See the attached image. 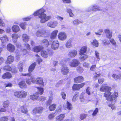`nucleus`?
<instances>
[{
  "label": "nucleus",
  "mask_w": 121,
  "mask_h": 121,
  "mask_svg": "<svg viewBox=\"0 0 121 121\" xmlns=\"http://www.w3.org/2000/svg\"><path fill=\"white\" fill-rule=\"evenodd\" d=\"M3 69L6 70L10 71L11 70V67L9 65H6L4 67Z\"/></svg>",
  "instance_id": "79ce46f5"
},
{
  "label": "nucleus",
  "mask_w": 121,
  "mask_h": 121,
  "mask_svg": "<svg viewBox=\"0 0 121 121\" xmlns=\"http://www.w3.org/2000/svg\"><path fill=\"white\" fill-rule=\"evenodd\" d=\"M41 44L42 45H44L46 47H48L49 45V42L47 39H43L40 42Z\"/></svg>",
  "instance_id": "b1692460"
},
{
  "label": "nucleus",
  "mask_w": 121,
  "mask_h": 121,
  "mask_svg": "<svg viewBox=\"0 0 121 121\" xmlns=\"http://www.w3.org/2000/svg\"><path fill=\"white\" fill-rule=\"evenodd\" d=\"M112 77L115 79H117L120 78L121 77V74H119L117 75L116 74H113L112 75Z\"/></svg>",
  "instance_id": "58836bf2"
},
{
  "label": "nucleus",
  "mask_w": 121,
  "mask_h": 121,
  "mask_svg": "<svg viewBox=\"0 0 121 121\" xmlns=\"http://www.w3.org/2000/svg\"><path fill=\"white\" fill-rule=\"evenodd\" d=\"M4 86L5 87H12L13 86V84L10 82L8 83L7 84H4Z\"/></svg>",
  "instance_id": "bf43d9fd"
},
{
  "label": "nucleus",
  "mask_w": 121,
  "mask_h": 121,
  "mask_svg": "<svg viewBox=\"0 0 121 121\" xmlns=\"http://www.w3.org/2000/svg\"><path fill=\"white\" fill-rule=\"evenodd\" d=\"M104 81V79L103 78H99L98 80V82L99 84H102Z\"/></svg>",
  "instance_id": "4d7b16f0"
},
{
  "label": "nucleus",
  "mask_w": 121,
  "mask_h": 121,
  "mask_svg": "<svg viewBox=\"0 0 121 121\" xmlns=\"http://www.w3.org/2000/svg\"><path fill=\"white\" fill-rule=\"evenodd\" d=\"M36 65V64L35 62H34L31 65V72L34 70Z\"/></svg>",
  "instance_id": "37998d69"
},
{
  "label": "nucleus",
  "mask_w": 121,
  "mask_h": 121,
  "mask_svg": "<svg viewBox=\"0 0 121 121\" xmlns=\"http://www.w3.org/2000/svg\"><path fill=\"white\" fill-rule=\"evenodd\" d=\"M56 104H53L50 105L49 107V109L51 111H53L55 110L56 107Z\"/></svg>",
  "instance_id": "c9c22d12"
},
{
  "label": "nucleus",
  "mask_w": 121,
  "mask_h": 121,
  "mask_svg": "<svg viewBox=\"0 0 121 121\" xmlns=\"http://www.w3.org/2000/svg\"><path fill=\"white\" fill-rule=\"evenodd\" d=\"M87 57L88 56L86 54H84L83 56H81L80 57V58L82 60H84L86 59L87 58Z\"/></svg>",
  "instance_id": "5fc2aeb1"
},
{
  "label": "nucleus",
  "mask_w": 121,
  "mask_h": 121,
  "mask_svg": "<svg viewBox=\"0 0 121 121\" xmlns=\"http://www.w3.org/2000/svg\"><path fill=\"white\" fill-rule=\"evenodd\" d=\"M44 9H42L35 12L34 14V16H38L39 18L40 19V22L42 23H45L51 18L50 16H47L44 13Z\"/></svg>",
  "instance_id": "f03ea898"
},
{
  "label": "nucleus",
  "mask_w": 121,
  "mask_h": 121,
  "mask_svg": "<svg viewBox=\"0 0 121 121\" xmlns=\"http://www.w3.org/2000/svg\"><path fill=\"white\" fill-rule=\"evenodd\" d=\"M93 74L94 75L93 78H96L98 77H99L101 75V74L100 73L97 74L96 73H94Z\"/></svg>",
  "instance_id": "13d9d810"
},
{
  "label": "nucleus",
  "mask_w": 121,
  "mask_h": 121,
  "mask_svg": "<svg viewBox=\"0 0 121 121\" xmlns=\"http://www.w3.org/2000/svg\"><path fill=\"white\" fill-rule=\"evenodd\" d=\"M0 39L2 43H6L9 40L8 38L6 35L1 37Z\"/></svg>",
  "instance_id": "a878e982"
},
{
  "label": "nucleus",
  "mask_w": 121,
  "mask_h": 121,
  "mask_svg": "<svg viewBox=\"0 0 121 121\" xmlns=\"http://www.w3.org/2000/svg\"><path fill=\"white\" fill-rule=\"evenodd\" d=\"M22 38L23 40L25 42H26L29 40V37L28 36L25 34H24L22 35Z\"/></svg>",
  "instance_id": "473e14b6"
},
{
  "label": "nucleus",
  "mask_w": 121,
  "mask_h": 121,
  "mask_svg": "<svg viewBox=\"0 0 121 121\" xmlns=\"http://www.w3.org/2000/svg\"><path fill=\"white\" fill-rule=\"evenodd\" d=\"M52 54L51 51H42L41 52V55L43 57L46 58L49 55Z\"/></svg>",
  "instance_id": "423d86ee"
},
{
  "label": "nucleus",
  "mask_w": 121,
  "mask_h": 121,
  "mask_svg": "<svg viewBox=\"0 0 121 121\" xmlns=\"http://www.w3.org/2000/svg\"><path fill=\"white\" fill-rule=\"evenodd\" d=\"M43 47L42 46H39L34 47V52H39L43 49Z\"/></svg>",
  "instance_id": "393cba45"
},
{
  "label": "nucleus",
  "mask_w": 121,
  "mask_h": 121,
  "mask_svg": "<svg viewBox=\"0 0 121 121\" xmlns=\"http://www.w3.org/2000/svg\"><path fill=\"white\" fill-rule=\"evenodd\" d=\"M77 70L78 73H81L83 72V69L82 67H80L77 68Z\"/></svg>",
  "instance_id": "3c124183"
},
{
  "label": "nucleus",
  "mask_w": 121,
  "mask_h": 121,
  "mask_svg": "<svg viewBox=\"0 0 121 121\" xmlns=\"http://www.w3.org/2000/svg\"><path fill=\"white\" fill-rule=\"evenodd\" d=\"M91 44L95 47H97L99 45V43L96 39L94 40L93 42L91 43Z\"/></svg>",
  "instance_id": "e433bc0d"
},
{
  "label": "nucleus",
  "mask_w": 121,
  "mask_h": 121,
  "mask_svg": "<svg viewBox=\"0 0 121 121\" xmlns=\"http://www.w3.org/2000/svg\"><path fill=\"white\" fill-rule=\"evenodd\" d=\"M79 63L80 62L78 60L74 59L70 62L69 65L71 67H76L78 65Z\"/></svg>",
  "instance_id": "0eeeda50"
},
{
  "label": "nucleus",
  "mask_w": 121,
  "mask_h": 121,
  "mask_svg": "<svg viewBox=\"0 0 121 121\" xmlns=\"http://www.w3.org/2000/svg\"><path fill=\"white\" fill-rule=\"evenodd\" d=\"M69 70L68 67L65 66H62L61 69V72L63 75H66L68 73Z\"/></svg>",
  "instance_id": "f8f14e48"
},
{
  "label": "nucleus",
  "mask_w": 121,
  "mask_h": 121,
  "mask_svg": "<svg viewBox=\"0 0 121 121\" xmlns=\"http://www.w3.org/2000/svg\"><path fill=\"white\" fill-rule=\"evenodd\" d=\"M79 96V93L78 92L75 93L74 95L73 96L72 99V101L74 102L76 100V99Z\"/></svg>",
  "instance_id": "ea45409f"
},
{
  "label": "nucleus",
  "mask_w": 121,
  "mask_h": 121,
  "mask_svg": "<svg viewBox=\"0 0 121 121\" xmlns=\"http://www.w3.org/2000/svg\"><path fill=\"white\" fill-rule=\"evenodd\" d=\"M26 24L25 23L22 22L20 24V26L23 29H25V28Z\"/></svg>",
  "instance_id": "8fccbe9b"
},
{
  "label": "nucleus",
  "mask_w": 121,
  "mask_h": 121,
  "mask_svg": "<svg viewBox=\"0 0 121 121\" xmlns=\"http://www.w3.org/2000/svg\"><path fill=\"white\" fill-rule=\"evenodd\" d=\"M111 90L110 87L108 86H101L100 89V91L101 92H105L104 96L108 100L112 101L116 99L117 97L118 94L117 92L112 93L110 91Z\"/></svg>",
  "instance_id": "f257e3e1"
},
{
  "label": "nucleus",
  "mask_w": 121,
  "mask_h": 121,
  "mask_svg": "<svg viewBox=\"0 0 121 121\" xmlns=\"http://www.w3.org/2000/svg\"><path fill=\"white\" fill-rule=\"evenodd\" d=\"M103 41L104 44L105 45H108L109 44V43L107 40H104Z\"/></svg>",
  "instance_id": "0e129e2a"
},
{
  "label": "nucleus",
  "mask_w": 121,
  "mask_h": 121,
  "mask_svg": "<svg viewBox=\"0 0 121 121\" xmlns=\"http://www.w3.org/2000/svg\"><path fill=\"white\" fill-rule=\"evenodd\" d=\"M55 116V113H50L48 115V117L49 120H52L54 118Z\"/></svg>",
  "instance_id": "f704fd0d"
},
{
  "label": "nucleus",
  "mask_w": 121,
  "mask_h": 121,
  "mask_svg": "<svg viewBox=\"0 0 121 121\" xmlns=\"http://www.w3.org/2000/svg\"><path fill=\"white\" fill-rule=\"evenodd\" d=\"M21 111L22 112L25 113L27 114L28 112V110L26 107L23 106L21 108Z\"/></svg>",
  "instance_id": "72a5a7b5"
},
{
  "label": "nucleus",
  "mask_w": 121,
  "mask_h": 121,
  "mask_svg": "<svg viewBox=\"0 0 121 121\" xmlns=\"http://www.w3.org/2000/svg\"><path fill=\"white\" fill-rule=\"evenodd\" d=\"M65 117L64 114H61L57 116L56 118V121H62Z\"/></svg>",
  "instance_id": "bb28decb"
},
{
  "label": "nucleus",
  "mask_w": 121,
  "mask_h": 121,
  "mask_svg": "<svg viewBox=\"0 0 121 121\" xmlns=\"http://www.w3.org/2000/svg\"><path fill=\"white\" fill-rule=\"evenodd\" d=\"M86 115L83 114L80 115V118L81 120H83L86 118Z\"/></svg>",
  "instance_id": "de8ad7c7"
},
{
  "label": "nucleus",
  "mask_w": 121,
  "mask_h": 121,
  "mask_svg": "<svg viewBox=\"0 0 121 121\" xmlns=\"http://www.w3.org/2000/svg\"><path fill=\"white\" fill-rule=\"evenodd\" d=\"M46 98L45 97H41L39 98L38 100L39 101H43L45 100Z\"/></svg>",
  "instance_id": "e2e57ef3"
},
{
  "label": "nucleus",
  "mask_w": 121,
  "mask_h": 121,
  "mask_svg": "<svg viewBox=\"0 0 121 121\" xmlns=\"http://www.w3.org/2000/svg\"><path fill=\"white\" fill-rule=\"evenodd\" d=\"M66 11L67 12H68L69 13L70 17H73V15L72 13V11L71 9H66Z\"/></svg>",
  "instance_id": "a18cd8bd"
},
{
  "label": "nucleus",
  "mask_w": 121,
  "mask_h": 121,
  "mask_svg": "<svg viewBox=\"0 0 121 121\" xmlns=\"http://www.w3.org/2000/svg\"><path fill=\"white\" fill-rule=\"evenodd\" d=\"M77 54V52L76 50H73L70 51L69 53V56L71 58L75 57Z\"/></svg>",
  "instance_id": "a211bd4d"
},
{
  "label": "nucleus",
  "mask_w": 121,
  "mask_h": 121,
  "mask_svg": "<svg viewBox=\"0 0 121 121\" xmlns=\"http://www.w3.org/2000/svg\"><path fill=\"white\" fill-rule=\"evenodd\" d=\"M46 33V31L44 30H38L36 33V35L38 37H40L44 35Z\"/></svg>",
  "instance_id": "6ab92c4d"
},
{
  "label": "nucleus",
  "mask_w": 121,
  "mask_h": 121,
  "mask_svg": "<svg viewBox=\"0 0 121 121\" xmlns=\"http://www.w3.org/2000/svg\"><path fill=\"white\" fill-rule=\"evenodd\" d=\"M36 83L37 84H39L40 86L44 85L43 78H38L36 79Z\"/></svg>",
  "instance_id": "f3484780"
},
{
  "label": "nucleus",
  "mask_w": 121,
  "mask_h": 121,
  "mask_svg": "<svg viewBox=\"0 0 121 121\" xmlns=\"http://www.w3.org/2000/svg\"><path fill=\"white\" fill-rule=\"evenodd\" d=\"M110 41L111 43L113 45L115 46L116 45V43L115 40L113 39H110Z\"/></svg>",
  "instance_id": "6e6d98bb"
},
{
  "label": "nucleus",
  "mask_w": 121,
  "mask_h": 121,
  "mask_svg": "<svg viewBox=\"0 0 121 121\" xmlns=\"http://www.w3.org/2000/svg\"><path fill=\"white\" fill-rule=\"evenodd\" d=\"M35 79L34 78L31 77V82L32 83H36Z\"/></svg>",
  "instance_id": "338daca9"
},
{
  "label": "nucleus",
  "mask_w": 121,
  "mask_h": 121,
  "mask_svg": "<svg viewBox=\"0 0 121 121\" xmlns=\"http://www.w3.org/2000/svg\"><path fill=\"white\" fill-rule=\"evenodd\" d=\"M59 46V43L57 40L54 41L52 43L51 45L52 48L54 50L58 49Z\"/></svg>",
  "instance_id": "1a4fd4ad"
},
{
  "label": "nucleus",
  "mask_w": 121,
  "mask_h": 121,
  "mask_svg": "<svg viewBox=\"0 0 121 121\" xmlns=\"http://www.w3.org/2000/svg\"><path fill=\"white\" fill-rule=\"evenodd\" d=\"M27 92L23 90L16 91L14 93V96L18 98H25L27 95Z\"/></svg>",
  "instance_id": "7ed1b4c3"
},
{
  "label": "nucleus",
  "mask_w": 121,
  "mask_h": 121,
  "mask_svg": "<svg viewBox=\"0 0 121 121\" xmlns=\"http://www.w3.org/2000/svg\"><path fill=\"white\" fill-rule=\"evenodd\" d=\"M104 32L107 38L110 39L111 37L112 36V32L110 31L109 29H105L104 30Z\"/></svg>",
  "instance_id": "aec40b11"
},
{
  "label": "nucleus",
  "mask_w": 121,
  "mask_h": 121,
  "mask_svg": "<svg viewBox=\"0 0 121 121\" xmlns=\"http://www.w3.org/2000/svg\"><path fill=\"white\" fill-rule=\"evenodd\" d=\"M72 42V40L71 39L69 40L66 43L65 46L67 48H69L72 47V45L71 44Z\"/></svg>",
  "instance_id": "c756f323"
},
{
  "label": "nucleus",
  "mask_w": 121,
  "mask_h": 121,
  "mask_svg": "<svg viewBox=\"0 0 121 121\" xmlns=\"http://www.w3.org/2000/svg\"><path fill=\"white\" fill-rule=\"evenodd\" d=\"M83 79V78L82 77L80 76L75 78L74 79V81L75 83H78L82 82Z\"/></svg>",
  "instance_id": "dca6fc26"
},
{
  "label": "nucleus",
  "mask_w": 121,
  "mask_h": 121,
  "mask_svg": "<svg viewBox=\"0 0 121 121\" xmlns=\"http://www.w3.org/2000/svg\"><path fill=\"white\" fill-rule=\"evenodd\" d=\"M87 47L86 46H85L82 47L80 50L79 54L82 56L83 54L86 53L87 51Z\"/></svg>",
  "instance_id": "412c9836"
},
{
  "label": "nucleus",
  "mask_w": 121,
  "mask_h": 121,
  "mask_svg": "<svg viewBox=\"0 0 121 121\" xmlns=\"http://www.w3.org/2000/svg\"><path fill=\"white\" fill-rule=\"evenodd\" d=\"M83 65L85 68H88L90 66V64L86 62H84L83 64Z\"/></svg>",
  "instance_id": "603ef678"
},
{
  "label": "nucleus",
  "mask_w": 121,
  "mask_h": 121,
  "mask_svg": "<svg viewBox=\"0 0 121 121\" xmlns=\"http://www.w3.org/2000/svg\"><path fill=\"white\" fill-rule=\"evenodd\" d=\"M9 105V102L8 100L5 101L4 102L3 105L4 108L8 107Z\"/></svg>",
  "instance_id": "4c0bfd02"
},
{
  "label": "nucleus",
  "mask_w": 121,
  "mask_h": 121,
  "mask_svg": "<svg viewBox=\"0 0 121 121\" xmlns=\"http://www.w3.org/2000/svg\"><path fill=\"white\" fill-rule=\"evenodd\" d=\"M12 29L13 31L14 32H17L20 30L19 26L16 25H15L13 26L12 27Z\"/></svg>",
  "instance_id": "cd10ccee"
},
{
  "label": "nucleus",
  "mask_w": 121,
  "mask_h": 121,
  "mask_svg": "<svg viewBox=\"0 0 121 121\" xmlns=\"http://www.w3.org/2000/svg\"><path fill=\"white\" fill-rule=\"evenodd\" d=\"M4 61V58L2 57H0V65Z\"/></svg>",
  "instance_id": "680f3d73"
},
{
  "label": "nucleus",
  "mask_w": 121,
  "mask_h": 121,
  "mask_svg": "<svg viewBox=\"0 0 121 121\" xmlns=\"http://www.w3.org/2000/svg\"><path fill=\"white\" fill-rule=\"evenodd\" d=\"M19 86L22 88H24L27 87V85L25 81H20L18 84Z\"/></svg>",
  "instance_id": "5701e85b"
},
{
  "label": "nucleus",
  "mask_w": 121,
  "mask_h": 121,
  "mask_svg": "<svg viewBox=\"0 0 121 121\" xmlns=\"http://www.w3.org/2000/svg\"><path fill=\"white\" fill-rule=\"evenodd\" d=\"M37 88L38 90V91L33 95H31V99L32 100H34L37 99L39 95H41L43 93V88L39 87H37Z\"/></svg>",
  "instance_id": "20e7f679"
},
{
  "label": "nucleus",
  "mask_w": 121,
  "mask_h": 121,
  "mask_svg": "<svg viewBox=\"0 0 121 121\" xmlns=\"http://www.w3.org/2000/svg\"><path fill=\"white\" fill-rule=\"evenodd\" d=\"M12 37L13 41L14 42H15L17 41L18 36L17 34L14 33L12 35Z\"/></svg>",
  "instance_id": "2f4dec72"
},
{
  "label": "nucleus",
  "mask_w": 121,
  "mask_h": 121,
  "mask_svg": "<svg viewBox=\"0 0 121 121\" xmlns=\"http://www.w3.org/2000/svg\"><path fill=\"white\" fill-rule=\"evenodd\" d=\"M101 10V9H99V7L96 5H93L89 7L87 11L88 12L94 11H95L96 10Z\"/></svg>",
  "instance_id": "4468645a"
},
{
  "label": "nucleus",
  "mask_w": 121,
  "mask_h": 121,
  "mask_svg": "<svg viewBox=\"0 0 121 121\" xmlns=\"http://www.w3.org/2000/svg\"><path fill=\"white\" fill-rule=\"evenodd\" d=\"M35 56L37 57V60L38 62L39 63H40L42 61V60L41 59L40 56L38 54L36 55Z\"/></svg>",
  "instance_id": "864d4df0"
},
{
  "label": "nucleus",
  "mask_w": 121,
  "mask_h": 121,
  "mask_svg": "<svg viewBox=\"0 0 121 121\" xmlns=\"http://www.w3.org/2000/svg\"><path fill=\"white\" fill-rule=\"evenodd\" d=\"M60 95L63 99L65 100L66 99V95L65 92H61V93Z\"/></svg>",
  "instance_id": "09e8293b"
},
{
  "label": "nucleus",
  "mask_w": 121,
  "mask_h": 121,
  "mask_svg": "<svg viewBox=\"0 0 121 121\" xmlns=\"http://www.w3.org/2000/svg\"><path fill=\"white\" fill-rule=\"evenodd\" d=\"M7 48L9 51L11 52H13L15 49L14 46L10 43H9L7 45Z\"/></svg>",
  "instance_id": "9b49d317"
},
{
  "label": "nucleus",
  "mask_w": 121,
  "mask_h": 121,
  "mask_svg": "<svg viewBox=\"0 0 121 121\" xmlns=\"http://www.w3.org/2000/svg\"><path fill=\"white\" fill-rule=\"evenodd\" d=\"M72 89L73 90H78L80 89L78 84H74L73 86Z\"/></svg>",
  "instance_id": "a19ab883"
},
{
  "label": "nucleus",
  "mask_w": 121,
  "mask_h": 121,
  "mask_svg": "<svg viewBox=\"0 0 121 121\" xmlns=\"http://www.w3.org/2000/svg\"><path fill=\"white\" fill-rule=\"evenodd\" d=\"M9 117L8 116H4L0 117V121H8Z\"/></svg>",
  "instance_id": "7c9ffc66"
},
{
  "label": "nucleus",
  "mask_w": 121,
  "mask_h": 121,
  "mask_svg": "<svg viewBox=\"0 0 121 121\" xmlns=\"http://www.w3.org/2000/svg\"><path fill=\"white\" fill-rule=\"evenodd\" d=\"M58 32V30H55L53 31L51 34L50 38L52 39H55Z\"/></svg>",
  "instance_id": "4be33fe9"
},
{
  "label": "nucleus",
  "mask_w": 121,
  "mask_h": 121,
  "mask_svg": "<svg viewBox=\"0 0 121 121\" xmlns=\"http://www.w3.org/2000/svg\"><path fill=\"white\" fill-rule=\"evenodd\" d=\"M14 60V57L12 55L8 56L5 62L6 64L9 65L11 64Z\"/></svg>",
  "instance_id": "ddd939ff"
},
{
  "label": "nucleus",
  "mask_w": 121,
  "mask_h": 121,
  "mask_svg": "<svg viewBox=\"0 0 121 121\" xmlns=\"http://www.w3.org/2000/svg\"><path fill=\"white\" fill-rule=\"evenodd\" d=\"M12 77V75L9 72H7L4 73L2 76L3 79H10Z\"/></svg>",
  "instance_id": "2eb2a0df"
},
{
  "label": "nucleus",
  "mask_w": 121,
  "mask_h": 121,
  "mask_svg": "<svg viewBox=\"0 0 121 121\" xmlns=\"http://www.w3.org/2000/svg\"><path fill=\"white\" fill-rule=\"evenodd\" d=\"M83 22V21L82 20L76 19L73 20V23L74 25L76 26L79 25L80 23H82Z\"/></svg>",
  "instance_id": "c85d7f7f"
},
{
  "label": "nucleus",
  "mask_w": 121,
  "mask_h": 121,
  "mask_svg": "<svg viewBox=\"0 0 121 121\" xmlns=\"http://www.w3.org/2000/svg\"><path fill=\"white\" fill-rule=\"evenodd\" d=\"M58 37L60 40L64 41L66 38V35L65 33L64 32H61L59 34Z\"/></svg>",
  "instance_id": "9d476101"
},
{
  "label": "nucleus",
  "mask_w": 121,
  "mask_h": 121,
  "mask_svg": "<svg viewBox=\"0 0 121 121\" xmlns=\"http://www.w3.org/2000/svg\"><path fill=\"white\" fill-rule=\"evenodd\" d=\"M95 55L96 56L97 59H99L98 60V61H99V53L96 51H95Z\"/></svg>",
  "instance_id": "69168bd1"
},
{
  "label": "nucleus",
  "mask_w": 121,
  "mask_h": 121,
  "mask_svg": "<svg viewBox=\"0 0 121 121\" xmlns=\"http://www.w3.org/2000/svg\"><path fill=\"white\" fill-rule=\"evenodd\" d=\"M58 23L57 22L55 21H52L48 22L47 24L48 26L51 28H54L56 27Z\"/></svg>",
  "instance_id": "6e6552de"
},
{
  "label": "nucleus",
  "mask_w": 121,
  "mask_h": 121,
  "mask_svg": "<svg viewBox=\"0 0 121 121\" xmlns=\"http://www.w3.org/2000/svg\"><path fill=\"white\" fill-rule=\"evenodd\" d=\"M6 109L4 108H1L0 109V112H6Z\"/></svg>",
  "instance_id": "774afa93"
},
{
  "label": "nucleus",
  "mask_w": 121,
  "mask_h": 121,
  "mask_svg": "<svg viewBox=\"0 0 121 121\" xmlns=\"http://www.w3.org/2000/svg\"><path fill=\"white\" fill-rule=\"evenodd\" d=\"M12 72L13 74H15L17 73V70L15 68H14V69H11Z\"/></svg>",
  "instance_id": "052dcab7"
},
{
  "label": "nucleus",
  "mask_w": 121,
  "mask_h": 121,
  "mask_svg": "<svg viewBox=\"0 0 121 121\" xmlns=\"http://www.w3.org/2000/svg\"><path fill=\"white\" fill-rule=\"evenodd\" d=\"M98 108H96L92 113V115L93 116H96L98 113Z\"/></svg>",
  "instance_id": "49530a36"
},
{
  "label": "nucleus",
  "mask_w": 121,
  "mask_h": 121,
  "mask_svg": "<svg viewBox=\"0 0 121 121\" xmlns=\"http://www.w3.org/2000/svg\"><path fill=\"white\" fill-rule=\"evenodd\" d=\"M67 109L70 110H71L72 109L71 104L68 102L67 101Z\"/></svg>",
  "instance_id": "c03bdc74"
},
{
  "label": "nucleus",
  "mask_w": 121,
  "mask_h": 121,
  "mask_svg": "<svg viewBox=\"0 0 121 121\" xmlns=\"http://www.w3.org/2000/svg\"><path fill=\"white\" fill-rule=\"evenodd\" d=\"M43 110V108L41 107H38L35 108L33 110V113L35 114H41Z\"/></svg>",
  "instance_id": "39448f33"
}]
</instances>
